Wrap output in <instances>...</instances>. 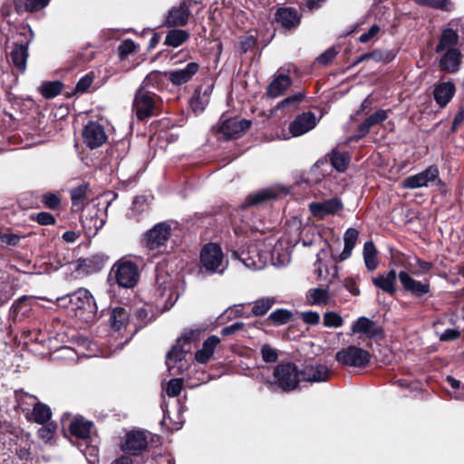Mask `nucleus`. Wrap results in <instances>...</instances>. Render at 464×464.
Wrapping results in <instances>:
<instances>
[{
	"instance_id": "nucleus-1",
	"label": "nucleus",
	"mask_w": 464,
	"mask_h": 464,
	"mask_svg": "<svg viewBox=\"0 0 464 464\" xmlns=\"http://www.w3.org/2000/svg\"><path fill=\"white\" fill-rule=\"evenodd\" d=\"M68 300L74 316L84 324H93L105 316V310L98 311L94 296L86 288H79L64 296L58 298L59 302Z\"/></svg>"
},
{
	"instance_id": "nucleus-2",
	"label": "nucleus",
	"mask_w": 464,
	"mask_h": 464,
	"mask_svg": "<svg viewBox=\"0 0 464 464\" xmlns=\"http://www.w3.org/2000/svg\"><path fill=\"white\" fill-rule=\"evenodd\" d=\"M162 105V99L154 91L139 86L132 102V112L138 121H143L158 114Z\"/></svg>"
},
{
	"instance_id": "nucleus-3",
	"label": "nucleus",
	"mask_w": 464,
	"mask_h": 464,
	"mask_svg": "<svg viewBox=\"0 0 464 464\" xmlns=\"http://www.w3.org/2000/svg\"><path fill=\"white\" fill-rule=\"evenodd\" d=\"M200 271L208 275L223 274L224 253L218 243L208 242L203 245L199 252Z\"/></svg>"
},
{
	"instance_id": "nucleus-4",
	"label": "nucleus",
	"mask_w": 464,
	"mask_h": 464,
	"mask_svg": "<svg viewBox=\"0 0 464 464\" xmlns=\"http://www.w3.org/2000/svg\"><path fill=\"white\" fill-rule=\"evenodd\" d=\"M139 277L140 272L137 264L121 258L112 266L108 280H114L121 287L132 288L137 285Z\"/></svg>"
},
{
	"instance_id": "nucleus-5",
	"label": "nucleus",
	"mask_w": 464,
	"mask_h": 464,
	"mask_svg": "<svg viewBox=\"0 0 464 464\" xmlns=\"http://www.w3.org/2000/svg\"><path fill=\"white\" fill-rule=\"evenodd\" d=\"M177 285L171 274L164 266H157L155 269V295L158 298H165V307L169 309L178 299Z\"/></svg>"
},
{
	"instance_id": "nucleus-6",
	"label": "nucleus",
	"mask_w": 464,
	"mask_h": 464,
	"mask_svg": "<svg viewBox=\"0 0 464 464\" xmlns=\"http://www.w3.org/2000/svg\"><path fill=\"white\" fill-rule=\"evenodd\" d=\"M22 437L18 428L9 422L0 423V464L13 463L14 449Z\"/></svg>"
},
{
	"instance_id": "nucleus-7",
	"label": "nucleus",
	"mask_w": 464,
	"mask_h": 464,
	"mask_svg": "<svg viewBox=\"0 0 464 464\" xmlns=\"http://www.w3.org/2000/svg\"><path fill=\"white\" fill-rule=\"evenodd\" d=\"M273 375L276 384L286 392L295 390L300 382V370L292 362L278 363L274 369Z\"/></svg>"
},
{
	"instance_id": "nucleus-8",
	"label": "nucleus",
	"mask_w": 464,
	"mask_h": 464,
	"mask_svg": "<svg viewBox=\"0 0 464 464\" xmlns=\"http://www.w3.org/2000/svg\"><path fill=\"white\" fill-rule=\"evenodd\" d=\"M372 354L361 347L349 345L335 353V361L343 367L365 368L371 362Z\"/></svg>"
},
{
	"instance_id": "nucleus-9",
	"label": "nucleus",
	"mask_w": 464,
	"mask_h": 464,
	"mask_svg": "<svg viewBox=\"0 0 464 464\" xmlns=\"http://www.w3.org/2000/svg\"><path fill=\"white\" fill-rule=\"evenodd\" d=\"M251 124L252 122L246 119H224V116H222L219 124L218 126H213V131L221 135L218 140L227 141L243 136L251 127Z\"/></svg>"
},
{
	"instance_id": "nucleus-10",
	"label": "nucleus",
	"mask_w": 464,
	"mask_h": 464,
	"mask_svg": "<svg viewBox=\"0 0 464 464\" xmlns=\"http://www.w3.org/2000/svg\"><path fill=\"white\" fill-rule=\"evenodd\" d=\"M121 450L130 456L141 455L148 450V439L145 431L132 430L128 431L122 438Z\"/></svg>"
},
{
	"instance_id": "nucleus-11",
	"label": "nucleus",
	"mask_w": 464,
	"mask_h": 464,
	"mask_svg": "<svg viewBox=\"0 0 464 464\" xmlns=\"http://www.w3.org/2000/svg\"><path fill=\"white\" fill-rule=\"evenodd\" d=\"M171 235V226L168 222L154 225L143 235L145 246L150 250H157L166 245Z\"/></svg>"
},
{
	"instance_id": "nucleus-12",
	"label": "nucleus",
	"mask_w": 464,
	"mask_h": 464,
	"mask_svg": "<svg viewBox=\"0 0 464 464\" xmlns=\"http://www.w3.org/2000/svg\"><path fill=\"white\" fill-rule=\"evenodd\" d=\"M194 0H182L179 5L172 6L165 15L162 25L167 27L185 26L191 15L190 7Z\"/></svg>"
},
{
	"instance_id": "nucleus-13",
	"label": "nucleus",
	"mask_w": 464,
	"mask_h": 464,
	"mask_svg": "<svg viewBox=\"0 0 464 464\" xmlns=\"http://www.w3.org/2000/svg\"><path fill=\"white\" fill-rule=\"evenodd\" d=\"M398 279L403 290L416 298H422L430 293V279L416 280L405 270L398 273Z\"/></svg>"
},
{
	"instance_id": "nucleus-14",
	"label": "nucleus",
	"mask_w": 464,
	"mask_h": 464,
	"mask_svg": "<svg viewBox=\"0 0 464 464\" xmlns=\"http://www.w3.org/2000/svg\"><path fill=\"white\" fill-rule=\"evenodd\" d=\"M439 169L435 165L429 166L423 171L415 175L405 178L402 181L401 187L407 189H415L422 187H427L429 182L438 179L439 184L443 182L439 179Z\"/></svg>"
},
{
	"instance_id": "nucleus-15",
	"label": "nucleus",
	"mask_w": 464,
	"mask_h": 464,
	"mask_svg": "<svg viewBox=\"0 0 464 464\" xmlns=\"http://www.w3.org/2000/svg\"><path fill=\"white\" fill-rule=\"evenodd\" d=\"M302 14L295 7L281 6L275 12V23L285 31H294L301 24Z\"/></svg>"
},
{
	"instance_id": "nucleus-16",
	"label": "nucleus",
	"mask_w": 464,
	"mask_h": 464,
	"mask_svg": "<svg viewBox=\"0 0 464 464\" xmlns=\"http://www.w3.org/2000/svg\"><path fill=\"white\" fill-rule=\"evenodd\" d=\"M107 139L104 127L98 121H89L82 129L83 142L91 150L101 147Z\"/></svg>"
},
{
	"instance_id": "nucleus-17",
	"label": "nucleus",
	"mask_w": 464,
	"mask_h": 464,
	"mask_svg": "<svg viewBox=\"0 0 464 464\" xmlns=\"http://www.w3.org/2000/svg\"><path fill=\"white\" fill-rule=\"evenodd\" d=\"M343 208V203L338 197L309 204V211L318 220L324 219L326 216H334Z\"/></svg>"
},
{
	"instance_id": "nucleus-18",
	"label": "nucleus",
	"mask_w": 464,
	"mask_h": 464,
	"mask_svg": "<svg viewBox=\"0 0 464 464\" xmlns=\"http://www.w3.org/2000/svg\"><path fill=\"white\" fill-rule=\"evenodd\" d=\"M105 315H108V325L114 332L125 330L130 323V309L120 306L110 305L105 308Z\"/></svg>"
},
{
	"instance_id": "nucleus-19",
	"label": "nucleus",
	"mask_w": 464,
	"mask_h": 464,
	"mask_svg": "<svg viewBox=\"0 0 464 464\" xmlns=\"http://www.w3.org/2000/svg\"><path fill=\"white\" fill-rule=\"evenodd\" d=\"M301 379L307 382H327L331 376V370L324 364L307 362L300 370Z\"/></svg>"
},
{
	"instance_id": "nucleus-20",
	"label": "nucleus",
	"mask_w": 464,
	"mask_h": 464,
	"mask_svg": "<svg viewBox=\"0 0 464 464\" xmlns=\"http://www.w3.org/2000/svg\"><path fill=\"white\" fill-rule=\"evenodd\" d=\"M109 261V256L103 253H97L85 258H79L76 270L85 276L102 271Z\"/></svg>"
},
{
	"instance_id": "nucleus-21",
	"label": "nucleus",
	"mask_w": 464,
	"mask_h": 464,
	"mask_svg": "<svg viewBox=\"0 0 464 464\" xmlns=\"http://www.w3.org/2000/svg\"><path fill=\"white\" fill-rule=\"evenodd\" d=\"M199 69L198 63L189 62L184 68L167 72L168 80L175 86H181L190 82Z\"/></svg>"
},
{
	"instance_id": "nucleus-22",
	"label": "nucleus",
	"mask_w": 464,
	"mask_h": 464,
	"mask_svg": "<svg viewBox=\"0 0 464 464\" xmlns=\"http://www.w3.org/2000/svg\"><path fill=\"white\" fill-rule=\"evenodd\" d=\"M316 126V118L314 112L306 111L298 114L293 121L290 122L288 130L294 137L301 136Z\"/></svg>"
},
{
	"instance_id": "nucleus-23",
	"label": "nucleus",
	"mask_w": 464,
	"mask_h": 464,
	"mask_svg": "<svg viewBox=\"0 0 464 464\" xmlns=\"http://www.w3.org/2000/svg\"><path fill=\"white\" fill-rule=\"evenodd\" d=\"M30 41L31 40L28 39L26 41L15 42L9 53L11 63L19 73H24L26 70Z\"/></svg>"
},
{
	"instance_id": "nucleus-24",
	"label": "nucleus",
	"mask_w": 464,
	"mask_h": 464,
	"mask_svg": "<svg viewBox=\"0 0 464 464\" xmlns=\"http://www.w3.org/2000/svg\"><path fill=\"white\" fill-rule=\"evenodd\" d=\"M456 94V85L453 81L440 82L434 85L432 96L440 108H445Z\"/></svg>"
},
{
	"instance_id": "nucleus-25",
	"label": "nucleus",
	"mask_w": 464,
	"mask_h": 464,
	"mask_svg": "<svg viewBox=\"0 0 464 464\" xmlns=\"http://www.w3.org/2000/svg\"><path fill=\"white\" fill-rule=\"evenodd\" d=\"M280 194L281 192L279 190L272 188L256 191L249 194L246 198L244 203L242 204V208L263 206L271 200L279 198Z\"/></svg>"
},
{
	"instance_id": "nucleus-26",
	"label": "nucleus",
	"mask_w": 464,
	"mask_h": 464,
	"mask_svg": "<svg viewBox=\"0 0 464 464\" xmlns=\"http://www.w3.org/2000/svg\"><path fill=\"white\" fill-rule=\"evenodd\" d=\"M461 53L458 48L447 50L439 61V68L445 73H456L460 67Z\"/></svg>"
},
{
	"instance_id": "nucleus-27",
	"label": "nucleus",
	"mask_w": 464,
	"mask_h": 464,
	"mask_svg": "<svg viewBox=\"0 0 464 464\" xmlns=\"http://www.w3.org/2000/svg\"><path fill=\"white\" fill-rule=\"evenodd\" d=\"M398 274L395 269H391L387 273L380 274L372 278V285L381 289L382 292L391 296H394L397 293L396 279Z\"/></svg>"
},
{
	"instance_id": "nucleus-28",
	"label": "nucleus",
	"mask_w": 464,
	"mask_h": 464,
	"mask_svg": "<svg viewBox=\"0 0 464 464\" xmlns=\"http://www.w3.org/2000/svg\"><path fill=\"white\" fill-rule=\"evenodd\" d=\"M93 428L94 423L92 420H87L83 417H76L70 422L68 430L72 436L87 440L91 439Z\"/></svg>"
},
{
	"instance_id": "nucleus-29",
	"label": "nucleus",
	"mask_w": 464,
	"mask_h": 464,
	"mask_svg": "<svg viewBox=\"0 0 464 464\" xmlns=\"http://www.w3.org/2000/svg\"><path fill=\"white\" fill-rule=\"evenodd\" d=\"M24 416L28 421L45 424L52 418V411L47 404L37 401L34 404L32 410H27Z\"/></svg>"
},
{
	"instance_id": "nucleus-30",
	"label": "nucleus",
	"mask_w": 464,
	"mask_h": 464,
	"mask_svg": "<svg viewBox=\"0 0 464 464\" xmlns=\"http://www.w3.org/2000/svg\"><path fill=\"white\" fill-rule=\"evenodd\" d=\"M293 81L287 74L276 75L268 84L266 95L269 98H276L285 93V92L292 85Z\"/></svg>"
},
{
	"instance_id": "nucleus-31",
	"label": "nucleus",
	"mask_w": 464,
	"mask_h": 464,
	"mask_svg": "<svg viewBox=\"0 0 464 464\" xmlns=\"http://www.w3.org/2000/svg\"><path fill=\"white\" fill-rule=\"evenodd\" d=\"M233 256L241 260L249 268L260 269L264 265L256 246H248L247 251H242L240 254L235 251L233 252Z\"/></svg>"
},
{
	"instance_id": "nucleus-32",
	"label": "nucleus",
	"mask_w": 464,
	"mask_h": 464,
	"mask_svg": "<svg viewBox=\"0 0 464 464\" xmlns=\"http://www.w3.org/2000/svg\"><path fill=\"white\" fill-rule=\"evenodd\" d=\"M91 192V187L88 182H82L70 190V197L72 208L76 210L83 208L84 205L88 202L87 195Z\"/></svg>"
},
{
	"instance_id": "nucleus-33",
	"label": "nucleus",
	"mask_w": 464,
	"mask_h": 464,
	"mask_svg": "<svg viewBox=\"0 0 464 464\" xmlns=\"http://www.w3.org/2000/svg\"><path fill=\"white\" fill-rule=\"evenodd\" d=\"M459 36L456 30L452 28L444 29L440 36L439 43L435 47L437 53H442L443 51L450 50V48H457L459 44Z\"/></svg>"
},
{
	"instance_id": "nucleus-34",
	"label": "nucleus",
	"mask_w": 464,
	"mask_h": 464,
	"mask_svg": "<svg viewBox=\"0 0 464 464\" xmlns=\"http://www.w3.org/2000/svg\"><path fill=\"white\" fill-rule=\"evenodd\" d=\"M166 80L167 72L152 71L146 75L140 86H144L148 90L162 91L167 87Z\"/></svg>"
},
{
	"instance_id": "nucleus-35",
	"label": "nucleus",
	"mask_w": 464,
	"mask_h": 464,
	"mask_svg": "<svg viewBox=\"0 0 464 464\" xmlns=\"http://www.w3.org/2000/svg\"><path fill=\"white\" fill-rule=\"evenodd\" d=\"M220 343V339L216 335L208 336L202 344V348L195 354V359L200 363H207L214 353L216 347Z\"/></svg>"
},
{
	"instance_id": "nucleus-36",
	"label": "nucleus",
	"mask_w": 464,
	"mask_h": 464,
	"mask_svg": "<svg viewBox=\"0 0 464 464\" xmlns=\"http://www.w3.org/2000/svg\"><path fill=\"white\" fill-rule=\"evenodd\" d=\"M326 157L329 159L332 167L338 172H344L351 162L350 154L346 151H339L337 149L332 150Z\"/></svg>"
},
{
	"instance_id": "nucleus-37",
	"label": "nucleus",
	"mask_w": 464,
	"mask_h": 464,
	"mask_svg": "<svg viewBox=\"0 0 464 464\" xmlns=\"http://www.w3.org/2000/svg\"><path fill=\"white\" fill-rule=\"evenodd\" d=\"M172 28L166 34L164 45L178 48L190 38V34L187 30Z\"/></svg>"
},
{
	"instance_id": "nucleus-38",
	"label": "nucleus",
	"mask_w": 464,
	"mask_h": 464,
	"mask_svg": "<svg viewBox=\"0 0 464 464\" xmlns=\"http://www.w3.org/2000/svg\"><path fill=\"white\" fill-rule=\"evenodd\" d=\"M363 260L369 271L375 270L379 265L378 251L372 241H367L363 246Z\"/></svg>"
},
{
	"instance_id": "nucleus-39",
	"label": "nucleus",
	"mask_w": 464,
	"mask_h": 464,
	"mask_svg": "<svg viewBox=\"0 0 464 464\" xmlns=\"http://www.w3.org/2000/svg\"><path fill=\"white\" fill-rule=\"evenodd\" d=\"M209 102V93L206 90L203 94L197 89L189 101V106L195 114L204 111Z\"/></svg>"
},
{
	"instance_id": "nucleus-40",
	"label": "nucleus",
	"mask_w": 464,
	"mask_h": 464,
	"mask_svg": "<svg viewBox=\"0 0 464 464\" xmlns=\"http://www.w3.org/2000/svg\"><path fill=\"white\" fill-rule=\"evenodd\" d=\"M292 319L293 313L291 311L285 308H279L269 314L267 318V321L269 323L267 324L280 326L289 323L290 321H292Z\"/></svg>"
},
{
	"instance_id": "nucleus-41",
	"label": "nucleus",
	"mask_w": 464,
	"mask_h": 464,
	"mask_svg": "<svg viewBox=\"0 0 464 464\" xmlns=\"http://www.w3.org/2000/svg\"><path fill=\"white\" fill-rule=\"evenodd\" d=\"M189 353V347H185L180 341L176 342V344L168 352L166 355V364L170 368V362H180L185 358V354Z\"/></svg>"
},
{
	"instance_id": "nucleus-42",
	"label": "nucleus",
	"mask_w": 464,
	"mask_h": 464,
	"mask_svg": "<svg viewBox=\"0 0 464 464\" xmlns=\"http://www.w3.org/2000/svg\"><path fill=\"white\" fill-rule=\"evenodd\" d=\"M63 88L60 81L44 82L40 87V92L45 99H53L59 95Z\"/></svg>"
},
{
	"instance_id": "nucleus-43",
	"label": "nucleus",
	"mask_w": 464,
	"mask_h": 464,
	"mask_svg": "<svg viewBox=\"0 0 464 464\" xmlns=\"http://www.w3.org/2000/svg\"><path fill=\"white\" fill-rule=\"evenodd\" d=\"M275 302V298L273 297H263L257 299L253 303L251 312L255 316L265 315L274 305Z\"/></svg>"
},
{
	"instance_id": "nucleus-44",
	"label": "nucleus",
	"mask_w": 464,
	"mask_h": 464,
	"mask_svg": "<svg viewBox=\"0 0 464 464\" xmlns=\"http://www.w3.org/2000/svg\"><path fill=\"white\" fill-rule=\"evenodd\" d=\"M329 298V292L326 288H313L307 295L308 301L313 304H325Z\"/></svg>"
},
{
	"instance_id": "nucleus-45",
	"label": "nucleus",
	"mask_w": 464,
	"mask_h": 464,
	"mask_svg": "<svg viewBox=\"0 0 464 464\" xmlns=\"http://www.w3.org/2000/svg\"><path fill=\"white\" fill-rule=\"evenodd\" d=\"M14 454L16 455L20 460H29L32 459L31 443L24 435L17 442V446L14 447Z\"/></svg>"
},
{
	"instance_id": "nucleus-46",
	"label": "nucleus",
	"mask_w": 464,
	"mask_h": 464,
	"mask_svg": "<svg viewBox=\"0 0 464 464\" xmlns=\"http://www.w3.org/2000/svg\"><path fill=\"white\" fill-rule=\"evenodd\" d=\"M42 427L37 430V436L44 442L50 441L56 434L58 426L53 421H48L45 424H41Z\"/></svg>"
},
{
	"instance_id": "nucleus-47",
	"label": "nucleus",
	"mask_w": 464,
	"mask_h": 464,
	"mask_svg": "<svg viewBox=\"0 0 464 464\" xmlns=\"http://www.w3.org/2000/svg\"><path fill=\"white\" fill-rule=\"evenodd\" d=\"M4 272L0 270V304L7 303L14 295V287L9 282L3 281Z\"/></svg>"
},
{
	"instance_id": "nucleus-48",
	"label": "nucleus",
	"mask_w": 464,
	"mask_h": 464,
	"mask_svg": "<svg viewBox=\"0 0 464 464\" xmlns=\"http://www.w3.org/2000/svg\"><path fill=\"white\" fill-rule=\"evenodd\" d=\"M41 202L51 210H58L62 205V198L53 192H47L42 196Z\"/></svg>"
},
{
	"instance_id": "nucleus-49",
	"label": "nucleus",
	"mask_w": 464,
	"mask_h": 464,
	"mask_svg": "<svg viewBox=\"0 0 464 464\" xmlns=\"http://www.w3.org/2000/svg\"><path fill=\"white\" fill-rule=\"evenodd\" d=\"M304 97L305 95L304 92H296L279 102L276 105V109L281 110L287 107L296 106L304 99Z\"/></svg>"
},
{
	"instance_id": "nucleus-50",
	"label": "nucleus",
	"mask_w": 464,
	"mask_h": 464,
	"mask_svg": "<svg viewBox=\"0 0 464 464\" xmlns=\"http://www.w3.org/2000/svg\"><path fill=\"white\" fill-rule=\"evenodd\" d=\"M323 324L325 327L338 328L343 324V319L335 312H326L324 314Z\"/></svg>"
},
{
	"instance_id": "nucleus-51",
	"label": "nucleus",
	"mask_w": 464,
	"mask_h": 464,
	"mask_svg": "<svg viewBox=\"0 0 464 464\" xmlns=\"http://www.w3.org/2000/svg\"><path fill=\"white\" fill-rule=\"evenodd\" d=\"M31 219L36 221L41 226H52L56 224L55 217L45 211L32 215Z\"/></svg>"
},
{
	"instance_id": "nucleus-52",
	"label": "nucleus",
	"mask_w": 464,
	"mask_h": 464,
	"mask_svg": "<svg viewBox=\"0 0 464 464\" xmlns=\"http://www.w3.org/2000/svg\"><path fill=\"white\" fill-rule=\"evenodd\" d=\"M14 399L16 401V408L21 409L22 412H24V414L28 410L27 408L24 407V404L26 403V401L37 400L35 396L28 394L27 392H24L23 390L14 391Z\"/></svg>"
},
{
	"instance_id": "nucleus-53",
	"label": "nucleus",
	"mask_w": 464,
	"mask_h": 464,
	"mask_svg": "<svg viewBox=\"0 0 464 464\" xmlns=\"http://www.w3.org/2000/svg\"><path fill=\"white\" fill-rule=\"evenodd\" d=\"M138 45L130 39H126L118 47V54L121 59L126 58L129 54L134 53Z\"/></svg>"
},
{
	"instance_id": "nucleus-54",
	"label": "nucleus",
	"mask_w": 464,
	"mask_h": 464,
	"mask_svg": "<svg viewBox=\"0 0 464 464\" xmlns=\"http://www.w3.org/2000/svg\"><path fill=\"white\" fill-rule=\"evenodd\" d=\"M373 324V321L365 317L361 316L356 321L353 322L352 325V332L353 334H364L366 331L368 330V327Z\"/></svg>"
},
{
	"instance_id": "nucleus-55",
	"label": "nucleus",
	"mask_w": 464,
	"mask_h": 464,
	"mask_svg": "<svg viewBox=\"0 0 464 464\" xmlns=\"http://www.w3.org/2000/svg\"><path fill=\"white\" fill-rule=\"evenodd\" d=\"M93 73L90 72L82 76L78 82L76 83V86L74 88L75 93H83L88 91V89L92 86L93 82Z\"/></svg>"
},
{
	"instance_id": "nucleus-56",
	"label": "nucleus",
	"mask_w": 464,
	"mask_h": 464,
	"mask_svg": "<svg viewBox=\"0 0 464 464\" xmlns=\"http://www.w3.org/2000/svg\"><path fill=\"white\" fill-rule=\"evenodd\" d=\"M183 388V380L180 378L171 379L167 385L166 392L169 397H177Z\"/></svg>"
},
{
	"instance_id": "nucleus-57",
	"label": "nucleus",
	"mask_w": 464,
	"mask_h": 464,
	"mask_svg": "<svg viewBox=\"0 0 464 464\" xmlns=\"http://www.w3.org/2000/svg\"><path fill=\"white\" fill-rule=\"evenodd\" d=\"M396 53L392 50L375 49L374 62L389 63L394 60Z\"/></svg>"
},
{
	"instance_id": "nucleus-58",
	"label": "nucleus",
	"mask_w": 464,
	"mask_h": 464,
	"mask_svg": "<svg viewBox=\"0 0 464 464\" xmlns=\"http://www.w3.org/2000/svg\"><path fill=\"white\" fill-rule=\"evenodd\" d=\"M261 355L265 362H276L278 359L277 351L269 344H264L261 347Z\"/></svg>"
},
{
	"instance_id": "nucleus-59",
	"label": "nucleus",
	"mask_w": 464,
	"mask_h": 464,
	"mask_svg": "<svg viewBox=\"0 0 464 464\" xmlns=\"http://www.w3.org/2000/svg\"><path fill=\"white\" fill-rule=\"evenodd\" d=\"M338 54L334 47H330L317 57V62L322 65L330 64Z\"/></svg>"
},
{
	"instance_id": "nucleus-60",
	"label": "nucleus",
	"mask_w": 464,
	"mask_h": 464,
	"mask_svg": "<svg viewBox=\"0 0 464 464\" xmlns=\"http://www.w3.org/2000/svg\"><path fill=\"white\" fill-rule=\"evenodd\" d=\"M371 130L369 126L365 123L364 121H362L358 126L356 130V133L349 137V141L352 142H358L359 140L365 138L369 133Z\"/></svg>"
},
{
	"instance_id": "nucleus-61",
	"label": "nucleus",
	"mask_w": 464,
	"mask_h": 464,
	"mask_svg": "<svg viewBox=\"0 0 464 464\" xmlns=\"http://www.w3.org/2000/svg\"><path fill=\"white\" fill-rule=\"evenodd\" d=\"M371 130L369 126L365 123L364 121H362L358 126L356 130V133L349 137V141L352 142H358L359 140L365 138L369 133Z\"/></svg>"
},
{
	"instance_id": "nucleus-62",
	"label": "nucleus",
	"mask_w": 464,
	"mask_h": 464,
	"mask_svg": "<svg viewBox=\"0 0 464 464\" xmlns=\"http://www.w3.org/2000/svg\"><path fill=\"white\" fill-rule=\"evenodd\" d=\"M20 239V236L9 232H4L2 229H0L1 243L11 246H18Z\"/></svg>"
},
{
	"instance_id": "nucleus-63",
	"label": "nucleus",
	"mask_w": 464,
	"mask_h": 464,
	"mask_svg": "<svg viewBox=\"0 0 464 464\" xmlns=\"http://www.w3.org/2000/svg\"><path fill=\"white\" fill-rule=\"evenodd\" d=\"M364 335L368 339H382L384 337V330L382 326H380L376 322L373 321V324H371L368 327V330L366 333H364Z\"/></svg>"
},
{
	"instance_id": "nucleus-64",
	"label": "nucleus",
	"mask_w": 464,
	"mask_h": 464,
	"mask_svg": "<svg viewBox=\"0 0 464 464\" xmlns=\"http://www.w3.org/2000/svg\"><path fill=\"white\" fill-rule=\"evenodd\" d=\"M28 299L29 298L27 295H23L16 299L10 308V316H12L13 318H16L18 314L22 312L23 307L26 305Z\"/></svg>"
}]
</instances>
